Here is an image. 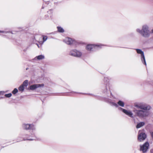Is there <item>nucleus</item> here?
Masks as SVG:
<instances>
[{"label":"nucleus","instance_id":"26","mask_svg":"<svg viewBox=\"0 0 153 153\" xmlns=\"http://www.w3.org/2000/svg\"><path fill=\"white\" fill-rule=\"evenodd\" d=\"M38 36H40V37L41 38V37L40 36L38 35H36L34 37V38L36 40V41H37L38 42H39V41H40V40H38L37 39V38Z\"/></svg>","mask_w":153,"mask_h":153},{"label":"nucleus","instance_id":"10","mask_svg":"<svg viewBox=\"0 0 153 153\" xmlns=\"http://www.w3.org/2000/svg\"><path fill=\"white\" fill-rule=\"evenodd\" d=\"M118 109L120 110H121L122 111L126 114V115L128 116L129 117L133 118V114L132 112L130 111H128L125 109H123L122 108L119 107L118 108Z\"/></svg>","mask_w":153,"mask_h":153},{"label":"nucleus","instance_id":"28","mask_svg":"<svg viewBox=\"0 0 153 153\" xmlns=\"http://www.w3.org/2000/svg\"><path fill=\"white\" fill-rule=\"evenodd\" d=\"M107 90H108V88H107V87L106 86L105 90L103 91L105 93L106 92H107Z\"/></svg>","mask_w":153,"mask_h":153},{"label":"nucleus","instance_id":"15","mask_svg":"<svg viewBox=\"0 0 153 153\" xmlns=\"http://www.w3.org/2000/svg\"><path fill=\"white\" fill-rule=\"evenodd\" d=\"M44 58V56L41 55H39L38 56H36L34 58L35 59H37L39 60H41L43 59Z\"/></svg>","mask_w":153,"mask_h":153},{"label":"nucleus","instance_id":"16","mask_svg":"<svg viewBox=\"0 0 153 153\" xmlns=\"http://www.w3.org/2000/svg\"><path fill=\"white\" fill-rule=\"evenodd\" d=\"M117 104L120 106L123 107L124 105V103L121 100H119L117 102Z\"/></svg>","mask_w":153,"mask_h":153},{"label":"nucleus","instance_id":"24","mask_svg":"<svg viewBox=\"0 0 153 153\" xmlns=\"http://www.w3.org/2000/svg\"><path fill=\"white\" fill-rule=\"evenodd\" d=\"M42 39L43 42H44L47 40V36H43Z\"/></svg>","mask_w":153,"mask_h":153},{"label":"nucleus","instance_id":"4","mask_svg":"<svg viewBox=\"0 0 153 153\" xmlns=\"http://www.w3.org/2000/svg\"><path fill=\"white\" fill-rule=\"evenodd\" d=\"M135 106L137 108L146 111L149 110L151 108L150 106L143 103L136 104L135 105Z\"/></svg>","mask_w":153,"mask_h":153},{"label":"nucleus","instance_id":"13","mask_svg":"<svg viewBox=\"0 0 153 153\" xmlns=\"http://www.w3.org/2000/svg\"><path fill=\"white\" fill-rule=\"evenodd\" d=\"M31 135L32 136H31L32 138H30V136L29 137L27 138H26L25 139V138H24L23 139L24 140H37V138L35 136V135L34 134H31Z\"/></svg>","mask_w":153,"mask_h":153},{"label":"nucleus","instance_id":"20","mask_svg":"<svg viewBox=\"0 0 153 153\" xmlns=\"http://www.w3.org/2000/svg\"><path fill=\"white\" fill-rule=\"evenodd\" d=\"M25 89V87L22 85H21L19 88V91L22 92Z\"/></svg>","mask_w":153,"mask_h":153},{"label":"nucleus","instance_id":"14","mask_svg":"<svg viewBox=\"0 0 153 153\" xmlns=\"http://www.w3.org/2000/svg\"><path fill=\"white\" fill-rule=\"evenodd\" d=\"M145 125V123L144 122H140L137 124L136 126V128H139L142 126H144Z\"/></svg>","mask_w":153,"mask_h":153},{"label":"nucleus","instance_id":"2","mask_svg":"<svg viewBox=\"0 0 153 153\" xmlns=\"http://www.w3.org/2000/svg\"><path fill=\"white\" fill-rule=\"evenodd\" d=\"M133 111L136 116L140 118L147 117L149 115V112L146 110H138L134 108Z\"/></svg>","mask_w":153,"mask_h":153},{"label":"nucleus","instance_id":"1","mask_svg":"<svg viewBox=\"0 0 153 153\" xmlns=\"http://www.w3.org/2000/svg\"><path fill=\"white\" fill-rule=\"evenodd\" d=\"M136 30L137 32L140 33L142 36L145 37H149L150 34V32L149 30V27L146 25L143 26L142 30L137 29Z\"/></svg>","mask_w":153,"mask_h":153},{"label":"nucleus","instance_id":"8","mask_svg":"<svg viewBox=\"0 0 153 153\" xmlns=\"http://www.w3.org/2000/svg\"><path fill=\"white\" fill-rule=\"evenodd\" d=\"M64 42L68 45L73 44L76 45L78 43L75 40H73L72 39L69 38H66L64 40Z\"/></svg>","mask_w":153,"mask_h":153},{"label":"nucleus","instance_id":"32","mask_svg":"<svg viewBox=\"0 0 153 153\" xmlns=\"http://www.w3.org/2000/svg\"><path fill=\"white\" fill-rule=\"evenodd\" d=\"M1 98H2V97H0V99H1Z\"/></svg>","mask_w":153,"mask_h":153},{"label":"nucleus","instance_id":"34","mask_svg":"<svg viewBox=\"0 0 153 153\" xmlns=\"http://www.w3.org/2000/svg\"><path fill=\"white\" fill-rule=\"evenodd\" d=\"M80 94H83V93H80Z\"/></svg>","mask_w":153,"mask_h":153},{"label":"nucleus","instance_id":"27","mask_svg":"<svg viewBox=\"0 0 153 153\" xmlns=\"http://www.w3.org/2000/svg\"><path fill=\"white\" fill-rule=\"evenodd\" d=\"M5 92L4 91H0V95H3L4 94Z\"/></svg>","mask_w":153,"mask_h":153},{"label":"nucleus","instance_id":"11","mask_svg":"<svg viewBox=\"0 0 153 153\" xmlns=\"http://www.w3.org/2000/svg\"><path fill=\"white\" fill-rule=\"evenodd\" d=\"M102 46V45H88L86 47V49L88 51H91L92 50L93 48H94L96 47L101 48V47L100 46Z\"/></svg>","mask_w":153,"mask_h":153},{"label":"nucleus","instance_id":"3","mask_svg":"<svg viewBox=\"0 0 153 153\" xmlns=\"http://www.w3.org/2000/svg\"><path fill=\"white\" fill-rule=\"evenodd\" d=\"M69 55L74 57H80L82 55V53L77 50L73 49L70 51Z\"/></svg>","mask_w":153,"mask_h":153},{"label":"nucleus","instance_id":"19","mask_svg":"<svg viewBox=\"0 0 153 153\" xmlns=\"http://www.w3.org/2000/svg\"><path fill=\"white\" fill-rule=\"evenodd\" d=\"M58 31L60 33H63L64 32V30L62 28L60 27H57Z\"/></svg>","mask_w":153,"mask_h":153},{"label":"nucleus","instance_id":"21","mask_svg":"<svg viewBox=\"0 0 153 153\" xmlns=\"http://www.w3.org/2000/svg\"><path fill=\"white\" fill-rule=\"evenodd\" d=\"M109 102L111 105L115 106L116 107H118V105L114 102Z\"/></svg>","mask_w":153,"mask_h":153},{"label":"nucleus","instance_id":"6","mask_svg":"<svg viewBox=\"0 0 153 153\" xmlns=\"http://www.w3.org/2000/svg\"><path fill=\"white\" fill-rule=\"evenodd\" d=\"M135 50L138 53L141 54V61L144 65H146V64L143 52L140 49H136Z\"/></svg>","mask_w":153,"mask_h":153},{"label":"nucleus","instance_id":"31","mask_svg":"<svg viewBox=\"0 0 153 153\" xmlns=\"http://www.w3.org/2000/svg\"><path fill=\"white\" fill-rule=\"evenodd\" d=\"M111 95H112V94L111 92Z\"/></svg>","mask_w":153,"mask_h":153},{"label":"nucleus","instance_id":"5","mask_svg":"<svg viewBox=\"0 0 153 153\" xmlns=\"http://www.w3.org/2000/svg\"><path fill=\"white\" fill-rule=\"evenodd\" d=\"M22 126L24 129L26 130H31L33 131L36 129L35 126L33 124L25 123L22 124Z\"/></svg>","mask_w":153,"mask_h":153},{"label":"nucleus","instance_id":"7","mask_svg":"<svg viewBox=\"0 0 153 153\" xmlns=\"http://www.w3.org/2000/svg\"><path fill=\"white\" fill-rule=\"evenodd\" d=\"M149 144L148 142H145L142 145L140 146V150L143 153L146 152L149 149Z\"/></svg>","mask_w":153,"mask_h":153},{"label":"nucleus","instance_id":"33","mask_svg":"<svg viewBox=\"0 0 153 153\" xmlns=\"http://www.w3.org/2000/svg\"><path fill=\"white\" fill-rule=\"evenodd\" d=\"M73 92L74 93H76V92Z\"/></svg>","mask_w":153,"mask_h":153},{"label":"nucleus","instance_id":"25","mask_svg":"<svg viewBox=\"0 0 153 153\" xmlns=\"http://www.w3.org/2000/svg\"><path fill=\"white\" fill-rule=\"evenodd\" d=\"M12 96L11 93H9L8 94H5V96L6 97L9 98L11 97Z\"/></svg>","mask_w":153,"mask_h":153},{"label":"nucleus","instance_id":"30","mask_svg":"<svg viewBox=\"0 0 153 153\" xmlns=\"http://www.w3.org/2000/svg\"><path fill=\"white\" fill-rule=\"evenodd\" d=\"M152 33H153V29H152Z\"/></svg>","mask_w":153,"mask_h":153},{"label":"nucleus","instance_id":"9","mask_svg":"<svg viewBox=\"0 0 153 153\" xmlns=\"http://www.w3.org/2000/svg\"><path fill=\"white\" fill-rule=\"evenodd\" d=\"M146 137V134L144 132H141L140 131L138 132V140L140 142H141L144 140Z\"/></svg>","mask_w":153,"mask_h":153},{"label":"nucleus","instance_id":"29","mask_svg":"<svg viewBox=\"0 0 153 153\" xmlns=\"http://www.w3.org/2000/svg\"><path fill=\"white\" fill-rule=\"evenodd\" d=\"M37 46H38V47L39 48V46L38 45V44H37Z\"/></svg>","mask_w":153,"mask_h":153},{"label":"nucleus","instance_id":"17","mask_svg":"<svg viewBox=\"0 0 153 153\" xmlns=\"http://www.w3.org/2000/svg\"><path fill=\"white\" fill-rule=\"evenodd\" d=\"M28 80H26L23 82V84L22 85H23L24 87H27L28 85Z\"/></svg>","mask_w":153,"mask_h":153},{"label":"nucleus","instance_id":"23","mask_svg":"<svg viewBox=\"0 0 153 153\" xmlns=\"http://www.w3.org/2000/svg\"><path fill=\"white\" fill-rule=\"evenodd\" d=\"M18 92V89L16 88H15L13 90V91H12V93L13 94H16L17 92Z\"/></svg>","mask_w":153,"mask_h":153},{"label":"nucleus","instance_id":"12","mask_svg":"<svg viewBox=\"0 0 153 153\" xmlns=\"http://www.w3.org/2000/svg\"><path fill=\"white\" fill-rule=\"evenodd\" d=\"M44 85L42 84H35L33 85H31L30 87V89L31 90H34L39 87L43 86Z\"/></svg>","mask_w":153,"mask_h":153},{"label":"nucleus","instance_id":"22","mask_svg":"<svg viewBox=\"0 0 153 153\" xmlns=\"http://www.w3.org/2000/svg\"><path fill=\"white\" fill-rule=\"evenodd\" d=\"M11 33L12 34H13V33L10 31V30L6 31V30H0V33Z\"/></svg>","mask_w":153,"mask_h":153},{"label":"nucleus","instance_id":"18","mask_svg":"<svg viewBox=\"0 0 153 153\" xmlns=\"http://www.w3.org/2000/svg\"><path fill=\"white\" fill-rule=\"evenodd\" d=\"M109 79L108 77H105L104 79V81L105 83H106L107 85L109 82Z\"/></svg>","mask_w":153,"mask_h":153}]
</instances>
